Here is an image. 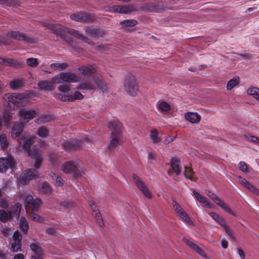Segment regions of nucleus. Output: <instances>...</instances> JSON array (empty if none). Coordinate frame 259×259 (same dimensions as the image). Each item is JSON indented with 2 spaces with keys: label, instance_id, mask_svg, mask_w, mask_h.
Here are the masks:
<instances>
[{
  "label": "nucleus",
  "instance_id": "nucleus-2",
  "mask_svg": "<svg viewBox=\"0 0 259 259\" xmlns=\"http://www.w3.org/2000/svg\"><path fill=\"white\" fill-rule=\"evenodd\" d=\"M108 128L112 131L108 148L112 150L116 148L122 141L123 126L119 121L113 120L108 123Z\"/></svg>",
  "mask_w": 259,
  "mask_h": 259
},
{
  "label": "nucleus",
  "instance_id": "nucleus-28",
  "mask_svg": "<svg viewBox=\"0 0 259 259\" xmlns=\"http://www.w3.org/2000/svg\"><path fill=\"white\" fill-rule=\"evenodd\" d=\"M93 81L94 82L95 85L96 84L102 92H105L107 91V89L106 84L100 77L98 76L94 77Z\"/></svg>",
  "mask_w": 259,
  "mask_h": 259
},
{
  "label": "nucleus",
  "instance_id": "nucleus-8",
  "mask_svg": "<svg viewBox=\"0 0 259 259\" xmlns=\"http://www.w3.org/2000/svg\"><path fill=\"white\" fill-rule=\"evenodd\" d=\"M133 179L136 186L141 191L146 197L151 199L152 195L150 191L148 189L144 183L141 180L139 176L136 174L133 175Z\"/></svg>",
  "mask_w": 259,
  "mask_h": 259
},
{
  "label": "nucleus",
  "instance_id": "nucleus-24",
  "mask_svg": "<svg viewBox=\"0 0 259 259\" xmlns=\"http://www.w3.org/2000/svg\"><path fill=\"white\" fill-rule=\"evenodd\" d=\"M185 118L191 123H196L200 121L201 117L197 113L188 112L185 114Z\"/></svg>",
  "mask_w": 259,
  "mask_h": 259
},
{
  "label": "nucleus",
  "instance_id": "nucleus-1",
  "mask_svg": "<svg viewBox=\"0 0 259 259\" xmlns=\"http://www.w3.org/2000/svg\"><path fill=\"white\" fill-rule=\"evenodd\" d=\"M46 26L52 31L53 33L60 36L61 38L70 46L73 45V40L71 37L67 36L66 33H68L88 44L91 40L88 37L80 33L78 31L74 29L65 27L58 24H48Z\"/></svg>",
  "mask_w": 259,
  "mask_h": 259
},
{
  "label": "nucleus",
  "instance_id": "nucleus-55",
  "mask_svg": "<svg viewBox=\"0 0 259 259\" xmlns=\"http://www.w3.org/2000/svg\"><path fill=\"white\" fill-rule=\"evenodd\" d=\"M58 90L59 91L63 93L64 94L68 95L70 91V88L68 85H61L59 87Z\"/></svg>",
  "mask_w": 259,
  "mask_h": 259
},
{
  "label": "nucleus",
  "instance_id": "nucleus-54",
  "mask_svg": "<svg viewBox=\"0 0 259 259\" xmlns=\"http://www.w3.org/2000/svg\"><path fill=\"white\" fill-rule=\"evenodd\" d=\"M55 97L59 100H60L62 101L66 102L68 101V100L69 99V95H66L62 93H57L55 94Z\"/></svg>",
  "mask_w": 259,
  "mask_h": 259
},
{
  "label": "nucleus",
  "instance_id": "nucleus-3",
  "mask_svg": "<svg viewBox=\"0 0 259 259\" xmlns=\"http://www.w3.org/2000/svg\"><path fill=\"white\" fill-rule=\"evenodd\" d=\"M125 91L131 96H136L139 92V85L135 76L131 73L127 74L124 80Z\"/></svg>",
  "mask_w": 259,
  "mask_h": 259
},
{
  "label": "nucleus",
  "instance_id": "nucleus-16",
  "mask_svg": "<svg viewBox=\"0 0 259 259\" xmlns=\"http://www.w3.org/2000/svg\"><path fill=\"white\" fill-rule=\"evenodd\" d=\"M34 139V137H31L25 141L23 145V149L29 156L33 157L35 155H36L38 153V149L34 150V151L30 150V147L33 144Z\"/></svg>",
  "mask_w": 259,
  "mask_h": 259
},
{
  "label": "nucleus",
  "instance_id": "nucleus-37",
  "mask_svg": "<svg viewBox=\"0 0 259 259\" xmlns=\"http://www.w3.org/2000/svg\"><path fill=\"white\" fill-rule=\"evenodd\" d=\"M84 98V96L79 92L75 91L73 95H69V99L68 102H73L75 100H81Z\"/></svg>",
  "mask_w": 259,
  "mask_h": 259
},
{
  "label": "nucleus",
  "instance_id": "nucleus-26",
  "mask_svg": "<svg viewBox=\"0 0 259 259\" xmlns=\"http://www.w3.org/2000/svg\"><path fill=\"white\" fill-rule=\"evenodd\" d=\"M193 193L194 195V196L195 197V198L201 204L203 205V206H206V207H209L210 206V203L207 201V198L203 196L201 194H200L198 192H197L196 190H194L193 191Z\"/></svg>",
  "mask_w": 259,
  "mask_h": 259
},
{
  "label": "nucleus",
  "instance_id": "nucleus-15",
  "mask_svg": "<svg viewBox=\"0 0 259 259\" xmlns=\"http://www.w3.org/2000/svg\"><path fill=\"white\" fill-rule=\"evenodd\" d=\"M22 238V235L18 231H16L14 233L13 241L11 243V249L13 251H21Z\"/></svg>",
  "mask_w": 259,
  "mask_h": 259
},
{
  "label": "nucleus",
  "instance_id": "nucleus-63",
  "mask_svg": "<svg viewBox=\"0 0 259 259\" xmlns=\"http://www.w3.org/2000/svg\"><path fill=\"white\" fill-rule=\"evenodd\" d=\"M60 205L64 208H69L74 206V203L70 201H64L60 203Z\"/></svg>",
  "mask_w": 259,
  "mask_h": 259
},
{
  "label": "nucleus",
  "instance_id": "nucleus-51",
  "mask_svg": "<svg viewBox=\"0 0 259 259\" xmlns=\"http://www.w3.org/2000/svg\"><path fill=\"white\" fill-rule=\"evenodd\" d=\"M31 249L35 254L42 253V249L36 243H32L30 245Z\"/></svg>",
  "mask_w": 259,
  "mask_h": 259
},
{
  "label": "nucleus",
  "instance_id": "nucleus-50",
  "mask_svg": "<svg viewBox=\"0 0 259 259\" xmlns=\"http://www.w3.org/2000/svg\"><path fill=\"white\" fill-rule=\"evenodd\" d=\"M95 212H96V214H95V218L96 219V220L97 223L100 227H103L104 225V223L103 222L101 214L99 210H98L97 211H96Z\"/></svg>",
  "mask_w": 259,
  "mask_h": 259
},
{
  "label": "nucleus",
  "instance_id": "nucleus-5",
  "mask_svg": "<svg viewBox=\"0 0 259 259\" xmlns=\"http://www.w3.org/2000/svg\"><path fill=\"white\" fill-rule=\"evenodd\" d=\"M70 18L73 20L84 23L92 22L95 20L93 14L81 11L71 14Z\"/></svg>",
  "mask_w": 259,
  "mask_h": 259
},
{
  "label": "nucleus",
  "instance_id": "nucleus-56",
  "mask_svg": "<svg viewBox=\"0 0 259 259\" xmlns=\"http://www.w3.org/2000/svg\"><path fill=\"white\" fill-rule=\"evenodd\" d=\"M207 196L213 201V202L216 203L217 202L219 201V200L220 199V198L214 193L213 192L208 191L207 193H206Z\"/></svg>",
  "mask_w": 259,
  "mask_h": 259
},
{
  "label": "nucleus",
  "instance_id": "nucleus-61",
  "mask_svg": "<svg viewBox=\"0 0 259 259\" xmlns=\"http://www.w3.org/2000/svg\"><path fill=\"white\" fill-rule=\"evenodd\" d=\"M246 139L254 143H259V138L251 135H245Z\"/></svg>",
  "mask_w": 259,
  "mask_h": 259
},
{
  "label": "nucleus",
  "instance_id": "nucleus-18",
  "mask_svg": "<svg viewBox=\"0 0 259 259\" xmlns=\"http://www.w3.org/2000/svg\"><path fill=\"white\" fill-rule=\"evenodd\" d=\"M76 89L80 90H85L95 91L96 85L94 82L91 79H88L80 82L76 87Z\"/></svg>",
  "mask_w": 259,
  "mask_h": 259
},
{
  "label": "nucleus",
  "instance_id": "nucleus-23",
  "mask_svg": "<svg viewBox=\"0 0 259 259\" xmlns=\"http://www.w3.org/2000/svg\"><path fill=\"white\" fill-rule=\"evenodd\" d=\"M184 241L188 246L196 252L198 254L202 256H204L205 255V252L204 251L197 245L195 244L192 240H189L187 238H184Z\"/></svg>",
  "mask_w": 259,
  "mask_h": 259
},
{
  "label": "nucleus",
  "instance_id": "nucleus-62",
  "mask_svg": "<svg viewBox=\"0 0 259 259\" xmlns=\"http://www.w3.org/2000/svg\"><path fill=\"white\" fill-rule=\"evenodd\" d=\"M114 11L119 13H126L127 11L126 7L115 6L114 7Z\"/></svg>",
  "mask_w": 259,
  "mask_h": 259
},
{
  "label": "nucleus",
  "instance_id": "nucleus-12",
  "mask_svg": "<svg viewBox=\"0 0 259 259\" xmlns=\"http://www.w3.org/2000/svg\"><path fill=\"white\" fill-rule=\"evenodd\" d=\"M84 30L87 35L92 38L102 37L105 34V31L103 29L93 26L85 27Z\"/></svg>",
  "mask_w": 259,
  "mask_h": 259
},
{
  "label": "nucleus",
  "instance_id": "nucleus-43",
  "mask_svg": "<svg viewBox=\"0 0 259 259\" xmlns=\"http://www.w3.org/2000/svg\"><path fill=\"white\" fill-rule=\"evenodd\" d=\"M0 146L4 150L7 149L9 146L7 138L4 134H2L0 136Z\"/></svg>",
  "mask_w": 259,
  "mask_h": 259
},
{
  "label": "nucleus",
  "instance_id": "nucleus-19",
  "mask_svg": "<svg viewBox=\"0 0 259 259\" xmlns=\"http://www.w3.org/2000/svg\"><path fill=\"white\" fill-rule=\"evenodd\" d=\"M24 126V124L21 122L14 123L12 128V137L13 138L19 137L23 131Z\"/></svg>",
  "mask_w": 259,
  "mask_h": 259
},
{
  "label": "nucleus",
  "instance_id": "nucleus-41",
  "mask_svg": "<svg viewBox=\"0 0 259 259\" xmlns=\"http://www.w3.org/2000/svg\"><path fill=\"white\" fill-rule=\"evenodd\" d=\"M20 229L24 234H26L29 228L28 224L24 218H22L20 221Z\"/></svg>",
  "mask_w": 259,
  "mask_h": 259
},
{
  "label": "nucleus",
  "instance_id": "nucleus-25",
  "mask_svg": "<svg viewBox=\"0 0 259 259\" xmlns=\"http://www.w3.org/2000/svg\"><path fill=\"white\" fill-rule=\"evenodd\" d=\"M239 183L244 186L245 188H247L250 191L255 193L257 195L259 194V190L254 186L251 185L248 181L240 177L239 178Z\"/></svg>",
  "mask_w": 259,
  "mask_h": 259
},
{
  "label": "nucleus",
  "instance_id": "nucleus-27",
  "mask_svg": "<svg viewBox=\"0 0 259 259\" xmlns=\"http://www.w3.org/2000/svg\"><path fill=\"white\" fill-rule=\"evenodd\" d=\"M24 81L23 79H14L10 82V87L13 90H17L23 87Z\"/></svg>",
  "mask_w": 259,
  "mask_h": 259
},
{
  "label": "nucleus",
  "instance_id": "nucleus-29",
  "mask_svg": "<svg viewBox=\"0 0 259 259\" xmlns=\"http://www.w3.org/2000/svg\"><path fill=\"white\" fill-rule=\"evenodd\" d=\"M11 218H12L11 211L0 209V221L1 222L6 223Z\"/></svg>",
  "mask_w": 259,
  "mask_h": 259
},
{
  "label": "nucleus",
  "instance_id": "nucleus-17",
  "mask_svg": "<svg viewBox=\"0 0 259 259\" xmlns=\"http://www.w3.org/2000/svg\"><path fill=\"white\" fill-rule=\"evenodd\" d=\"M180 161L178 158L172 157L170 159V165L171 169L168 170L167 173L168 175L172 176L174 172L177 175L181 174V169L180 167Z\"/></svg>",
  "mask_w": 259,
  "mask_h": 259
},
{
  "label": "nucleus",
  "instance_id": "nucleus-4",
  "mask_svg": "<svg viewBox=\"0 0 259 259\" xmlns=\"http://www.w3.org/2000/svg\"><path fill=\"white\" fill-rule=\"evenodd\" d=\"M62 170L65 173L71 174L75 179H79L84 174L83 170L75 162L68 161L65 162L61 167Z\"/></svg>",
  "mask_w": 259,
  "mask_h": 259
},
{
  "label": "nucleus",
  "instance_id": "nucleus-7",
  "mask_svg": "<svg viewBox=\"0 0 259 259\" xmlns=\"http://www.w3.org/2000/svg\"><path fill=\"white\" fill-rule=\"evenodd\" d=\"M82 145V141L76 139L67 140L62 144L63 148L66 151L79 150Z\"/></svg>",
  "mask_w": 259,
  "mask_h": 259
},
{
  "label": "nucleus",
  "instance_id": "nucleus-34",
  "mask_svg": "<svg viewBox=\"0 0 259 259\" xmlns=\"http://www.w3.org/2000/svg\"><path fill=\"white\" fill-rule=\"evenodd\" d=\"M149 137L152 143L154 144L158 143L161 140L160 138L158 136L157 130L155 128L150 131Z\"/></svg>",
  "mask_w": 259,
  "mask_h": 259
},
{
  "label": "nucleus",
  "instance_id": "nucleus-31",
  "mask_svg": "<svg viewBox=\"0 0 259 259\" xmlns=\"http://www.w3.org/2000/svg\"><path fill=\"white\" fill-rule=\"evenodd\" d=\"M184 176L185 178L191 181H196L197 178L194 177V172L191 168L185 166Z\"/></svg>",
  "mask_w": 259,
  "mask_h": 259
},
{
  "label": "nucleus",
  "instance_id": "nucleus-64",
  "mask_svg": "<svg viewBox=\"0 0 259 259\" xmlns=\"http://www.w3.org/2000/svg\"><path fill=\"white\" fill-rule=\"evenodd\" d=\"M55 185L57 186L61 187L64 184L63 179L60 176H57L55 179Z\"/></svg>",
  "mask_w": 259,
  "mask_h": 259
},
{
  "label": "nucleus",
  "instance_id": "nucleus-48",
  "mask_svg": "<svg viewBox=\"0 0 259 259\" xmlns=\"http://www.w3.org/2000/svg\"><path fill=\"white\" fill-rule=\"evenodd\" d=\"M27 64L32 67H35L38 64V60L36 58H29L26 60Z\"/></svg>",
  "mask_w": 259,
  "mask_h": 259
},
{
  "label": "nucleus",
  "instance_id": "nucleus-42",
  "mask_svg": "<svg viewBox=\"0 0 259 259\" xmlns=\"http://www.w3.org/2000/svg\"><path fill=\"white\" fill-rule=\"evenodd\" d=\"M248 95L252 96L254 98L259 100V89L257 88L251 87L247 90Z\"/></svg>",
  "mask_w": 259,
  "mask_h": 259
},
{
  "label": "nucleus",
  "instance_id": "nucleus-13",
  "mask_svg": "<svg viewBox=\"0 0 259 259\" xmlns=\"http://www.w3.org/2000/svg\"><path fill=\"white\" fill-rule=\"evenodd\" d=\"M36 114L34 110H26L22 109L19 112L20 120L24 124L27 123L30 120L33 119Z\"/></svg>",
  "mask_w": 259,
  "mask_h": 259
},
{
  "label": "nucleus",
  "instance_id": "nucleus-38",
  "mask_svg": "<svg viewBox=\"0 0 259 259\" xmlns=\"http://www.w3.org/2000/svg\"><path fill=\"white\" fill-rule=\"evenodd\" d=\"M239 82V78L238 77H234L228 81L227 84V89L228 90H232L234 87L238 84Z\"/></svg>",
  "mask_w": 259,
  "mask_h": 259
},
{
  "label": "nucleus",
  "instance_id": "nucleus-36",
  "mask_svg": "<svg viewBox=\"0 0 259 259\" xmlns=\"http://www.w3.org/2000/svg\"><path fill=\"white\" fill-rule=\"evenodd\" d=\"M50 66L55 70H63L66 69L69 65L67 63H53L50 65Z\"/></svg>",
  "mask_w": 259,
  "mask_h": 259
},
{
  "label": "nucleus",
  "instance_id": "nucleus-39",
  "mask_svg": "<svg viewBox=\"0 0 259 259\" xmlns=\"http://www.w3.org/2000/svg\"><path fill=\"white\" fill-rule=\"evenodd\" d=\"M215 204L220 206L223 209H224L229 214H230L232 215H235L234 213L231 210V209H230L228 205L221 199Z\"/></svg>",
  "mask_w": 259,
  "mask_h": 259
},
{
  "label": "nucleus",
  "instance_id": "nucleus-44",
  "mask_svg": "<svg viewBox=\"0 0 259 259\" xmlns=\"http://www.w3.org/2000/svg\"><path fill=\"white\" fill-rule=\"evenodd\" d=\"M3 119H4V122L6 125H9L10 122L12 119V113L8 111H5L4 113Z\"/></svg>",
  "mask_w": 259,
  "mask_h": 259
},
{
  "label": "nucleus",
  "instance_id": "nucleus-40",
  "mask_svg": "<svg viewBox=\"0 0 259 259\" xmlns=\"http://www.w3.org/2000/svg\"><path fill=\"white\" fill-rule=\"evenodd\" d=\"M49 130L45 126H41L37 130V135L41 138H46L49 135Z\"/></svg>",
  "mask_w": 259,
  "mask_h": 259
},
{
  "label": "nucleus",
  "instance_id": "nucleus-49",
  "mask_svg": "<svg viewBox=\"0 0 259 259\" xmlns=\"http://www.w3.org/2000/svg\"><path fill=\"white\" fill-rule=\"evenodd\" d=\"M54 119V116L52 115H42L39 117V120L43 123H46L52 121Z\"/></svg>",
  "mask_w": 259,
  "mask_h": 259
},
{
  "label": "nucleus",
  "instance_id": "nucleus-35",
  "mask_svg": "<svg viewBox=\"0 0 259 259\" xmlns=\"http://www.w3.org/2000/svg\"><path fill=\"white\" fill-rule=\"evenodd\" d=\"M179 218L185 222L189 224H192L193 222L189 217V215L187 214V213L183 210V211L179 212L177 214Z\"/></svg>",
  "mask_w": 259,
  "mask_h": 259
},
{
  "label": "nucleus",
  "instance_id": "nucleus-6",
  "mask_svg": "<svg viewBox=\"0 0 259 259\" xmlns=\"http://www.w3.org/2000/svg\"><path fill=\"white\" fill-rule=\"evenodd\" d=\"M8 37L12 38L16 40L23 41L25 43L33 44L34 42V39L26 35L24 33H21L19 31L12 30L8 32L6 34Z\"/></svg>",
  "mask_w": 259,
  "mask_h": 259
},
{
  "label": "nucleus",
  "instance_id": "nucleus-32",
  "mask_svg": "<svg viewBox=\"0 0 259 259\" xmlns=\"http://www.w3.org/2000/svg\"><path fill=\"white\" fill-rule=\"evenodd\" d=\"M0 64H5L11 67H16L18 63L16 60L11 58H0Z\"/></svg>",
  "mask_w": 259,
  "mask_h": 259
},
{
  "label": "nucleus",
  "instance_id": "nucleus-11",
  "mask_svg": "<svg viewBox=\"0 0 259 259\" xmlns=\"http://www.w3.org/2000/svg\"><path fill=\"white\" fill-rule=\"evenodd\" d=\"M25 99V95L21 94H11L9 95L8 97V101L9 106H12L13 108H17L20 106V104L23 102Z\"/></svg>",
  "mask_w": 259,
  "mask_h": 259
},
{
  "label": "nucleus",
  "instance_id": "nucleus-57",
  "mask_svg": "<svg viewBox=\"0 0 259 259\" xmlns=\"http://www.w3.org/2000/svg\"><path fill=\"white\" fill-rule=\"evenodd\" d=\"M207 196L213 201V202L216 203L217 202L219 201V200L220 199V198L214 193L213 192L208 191L207 193H206Z\"/></svg>",
  "mask_w": 259,
  "mask_h": 259
},
{
  "label": "nucleus",
  "instance_id": "nucleus-53",
  "mask_svg": "<svg viewBox=\"0 0 259 259\" xmlns=\"http://www.w3.org/2000/svg\"><path fill=\"white\" fill-rule=\"evenodd\" d=\"M30 217L32 220L38 223H42L44 221L43 218L35 213L34 211L31 214Z\"/></svg>",
  "mask_w": 259,
  "mask_h": 259
},
{
  "label": "nucleus",
  "instance_id": "nucleus-30",
  "mask_svg": "<svg viewBox=\"0 0 259 259\" xmlns=\"http://www.w3.org/2000/svg\"><path fill=\"white\" fill-rule=\"evenodd\" d=\"M39 192L46 195H49L51 193V188L50 185L47 182H44L39 188Z\"/></svg>",
  "mask_w": 259,
  "mask_h": 259
},
{
  "label": "nucleus",
  "instance_id": "nucleus-47",
  "mask_svg": "<svg viewBox=\"0 0 259 259\" xmlns=\"http://www.w3.org/2000/svg\"><path fill=\"white\" fill-rule=\"evenodd\" d=\"M158 108L162 111H168L170 110V106L165 101H162L158 105Z\"/></svg>",
  "mask_w": 259,
  "mask_h": 259
},
{
  "label": "nucleus",
  "instance_id": "nucleus-14",
  "mask_svg": "<svg viewBox=\"0 0 259 259\" xmlns=\"http://www.w3.org/2000/svg\"><path fill=\"white\" fill-rule=\"evenodd\" d=\"M38 176V172L34 169H28L24 172L20 180L21 184H27L30 180L35 179Z\"/></svg>",
  "mask_w": 259,
  "mask_h": 259
},
{
  "label": "nucleus",
  "instance_id": "nucleus-60",
  "mask_svg": "<svg viewBox=\"0 0 259 259\" xmlns=\"http://www.w3.org/2000/svg\"><path fill=\"white\" fill-rule=\"evenodd\" d=\"M173 208L176 212L177 214L179 212L183 210L181 205L176 201H174L172 202Z\"/></svg>",
  "mask_w": 259,
  "mask_h": 259
},
{
  "label": "nucleus",
  "instance_id": "nucleus-46",
  "mask_svg": "<svg viewBox=\"0 0 259 259\" xmlns=\"http://www.w3.org/2000/svg\"><path fill=\"white\" fill-rule=\"evenodd\" d=\"M0 4L7 7L15 6L17 2L15 0H0Z\"/></svg>",
  "mask_w": 259,
  "mask_h": 259
},
{
  "label": "nucleus",
  "instance_id": "nucleus-59",
  "mask_svg": "<svg viewBox=\"0 0 259 259\" xmlns=\"http://www.w3.org/2000/svg\"><path fill=\"white\" fill-rule=\"evenodd\" d=\"M63 81L62 78L61 77V73L59 74L54 76L52 78L51 82L54 83H60Z\"/></svg>",
  "mask_w": 259,
  "mask_h": 259
},
{
  "label": "nucleus",
  "instance_id": "nucleus-10",
  "mask_svg": "<svg viewBox=\"0 0 259 259\" xmlns=\"http://www.w3.org/2000/svg\"><path fill=\"white\" fill-rule=\"evenodd\" d=\"M15 162L13 158H0V172H6L9 169L13 171L15 169Z\"/></svg>",
  "mask_w": 259,
  "mask_h": 259
},
{
  "label": "nucleus",
  "instance_id": "nucleus-52",
  "mask_svg": "<svg viewBox=\"0 0 259 259\" xmlns=\"http://www.w3.org/2000/svg\"><path fill=\"white\" fill-rule=\"evenodd\" d=\"M35 156V155L34 156ZM42 158L41 155L38 154V153L36 155V158L35 159V162H34V166L35 168L38 169L39 168L42 163Z\"/></svg>",
  "mask_w": 259,
  "mask_h": 259
},
{
  "label": "nucleus",
  "instance_id": "nucleus-33",
  "mask_svg": "<svg viewBox=\"0 0 259 259\" xmlns=\"http://www.w3.org/2000/svg\"><path fill=\"white\" fill-rule=\"evenodd\" d=\"M22 205L21 203L17 202L16 203L14 206L12 208L11 210L9 211L12 212V218L16 217L17 218H19L20 217V213L21 210Z\"/></svg>",
  "mask_w": 259,
  "mask_h": 259
},
{
  "label": "nucleus",
  "instance_id": "nucleus-22",
  "mask_svg": "<svg viewBox=\"0 0 259 259\" xmlns=\"http://www.w3.org/2000/svg\"><path fill=\"white\" fill-rule=\"evenodd\" d=\"M63 82H75L77 81L78 77L74 73L61 72Z\"/></svg>",
  "mask_w": 259,
  "mask_h": 259
},
{
  "label": "nucleus",
  "instance_id": "nucleus-58",
  "mask_svg": "<svg viewBox=\"0 0 259 259\" xmlns=\"http://www.w3.org/2000/svg\"><path fill=\"white\" fill-rule=\"evenodd\" d=\"M207 196L213 201V202L216 203L217 202L219 201V200L220 199V198L214 193L213 192L208 191L207 193H206Z\"/></svg>",
  "mask_w": 259,
  "mask_h": 259
},
{
  "label": "nucleus",
  "instance_id": "nucleus-9",
  "mask_svg": "<svg viewBox=\"0 0 259 259\" xmlns=\"http://www.w3.org/2000/svg\"><path fill=\"white\" fill-rule=\"evenodd\" d=\"M25 201L26 210L29 208L31 209L33 211H37L42 203L40 199L38 198L34 199L31 195H27Z\"/></svg>",
  "mask_w": 259,
  "mask_h": 259
},
{
  "label": "nucleus",
  "instance_id": "nucleus-45",
  "mask_svg": "<svg viewBox=\"0 0 259 259\" xmlns=\"http://www.w3.org/2000/svg\"><path fill=\"white\" fill-rule=\"evenodd\" d=\"M120 24L123 26L133 27L137 24V21L135 20H126L120 22Z\"/></svg>",
  "mask_w": 259,
  "mask_h": 259
},
{
  "label": "nucleus",
  "instance_id": "nucleus-21",
  "mask_svg": "<svg viewBox=\"0 0 259 259\" xmlns=\"http://www.w3.org/2000/svg\"><path fill=\"white\" fill-rule=\"evenodd\" d=\"M37 86L40 90L51 92L54 90L53 83L47 80L39 81L37 83Z\"/></svg>",
  "mask_w": 259,
  "mask_h": 259
},
{
  "label": "nucleus",
  "instance_id": "nucleus-20",
  "mask_svg": "<svg viewBox=\"0 0 259 259\" xmlns=\"http://www.w3.org/2000/svg\"><path fill=\"white\" fill-rule=\"evenodd\" d=\"M81 74L84 76H91L95 73V69L91 65H83L78 68Z\"/></svg>",
  "mask_w": 259,
  "mask_h": 259
}]
</instances>
